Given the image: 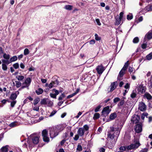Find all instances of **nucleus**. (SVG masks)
Listing matches in <instances>:
<instances>
[{
  "label": "nucleus",
  "instance_id": "obj_11",
  "mask_svg": "<svg viewBox=\"0 0 152 152\" xmlns=\"http://www.w3.org/2000/svg\"><path fill=\"white\" fill-rule=\"evenodd\" d=\"M142 130L141 124H138L136 125L135 128V130L137 133H140L142 132Z\"/></svg>",
  "mask_w": 152,
  "mask_h": 152
},
{
  "label": "nucleus",
  "instance_id": "obj_18",
  "mask_svg": "<svg viewBox=\"0 0 152 152\" xmlns=\"http://www.w3.org/2000/svg\"><path fill=\"white\" fill-rule=\"evenodd\" d=\"M7 145H6L2 147L0 150L1 152H7L8 151Z\"/></svg>",
  "mask_w": 152,
  "mask_h": 152
},
{
  "label": "nucleus",
  "instance_id": "obj_52",
  "mask_svg": "<svg viewBox=\"0 0 152 152\" xmlns=\"http://www.w3.org/2000/svg\"><path fill=\"white\" fill-rule=\"evenodd\" d=\"M79 135L77 134H76L75 135V137L74 138V140H77L79 138Z\"/></svg>",
  "mask_w": 152,
  "mask_h": 152
},
{
  "label": "nucleus",
  "instance_id": "obj_39",
  "mask_svg": "<svg viewBox=\"0 0 152 152\" xmlns=\"http://www.w3.org/2000/svg\"><path fill=\"white\" fill-rule=\"evenodd\" d=\"M2 69L4 71L7 70V68L6 64H2Z\"/></svg>",
  "mask_w": 152,
  "mask_h": 152
},
{
  "label": "nucleus",
  "instance_id": "obj_23",
  "mask_svg": "<svg viewBox=\"0 0 152 152\" xmlns=\"http://www.w3.org/2000/svg\"><path fill=\"white\" fill-rule=\"evenodd\" d=\"M144 97L148 99H151L152 98V96L148 93H146L144 95Z\"/></svg>",
  "mask_w": 152,
  "mask_h": 152
},
{
  "label": "nucleus",
  "instance_id": "obj_19",
  "mask_svg": "<svg viewBox=\"0 0 152 152\" xmlns=\"http://www.w3.org/2000/svg\"><path fill=\"white\" fill-rule=\"evenodd\" d=\"M73 7L72 5H66L65 6L64 8L66 10H72Z\"/></svg>",
  "mask_w": 152,
  "mask_h": 152
},
{
  "label": "nucleus",
  "instance_id": "obj_29",
  "mask_svg": "<svg viewBox=\"0 0 152 152\" xmlns=\"http://www.w3.org/2000/svg\"><path fill=\"white\" fill-rule=\"evenodd\" d=\"M48 102V101H47L46 99H43L41 101L40 104H47Z\"/></svg>",
  "mask_w": 152,
  "mask_h": 152
},
{
  "label": "nucleus",
  "instance_id": "obj_34",
  "mask_svg": "<svg viewBox=\"0 0 152 152\" xmlns=\"http://www.w3.org/2000/svg\"><path fill=\"white\" fill-rule=\"evenodd\" d=\"M40 101V99L39 98H37L34 99V105L37 104Z\"/></svg>",
  "mask_w": 152,
  "mask_h": 152
},
{
  "label": "nucleus",
  "instance_id": "obj_59",
  "mask_svg": "<svg viewBox=\"0 0 152 152\" xmlns=\"http://www.w3.org/2000/svg\"><path fill=\"white\" fill-rule=\"evenodd\" d=\"M123 14L124 13L123 12H121L120 14V16L118 17V18L121 19L123 18Z\"/></svg>",
  "mask_w": 152,
  "mask_h": 152
},
{
  "label": "nucleus",
  "instance_id": "obj_32",
  "mask_svg": "<svg viewBox=\"0 0 152 152\" xmlns=\"http://www.w3.org/2000/svg\"><path fill=\"white\" fill-rule=\"evenodd\" d=\"M100 114L99 113H96L94 115L93 118L94 119H97L99 118Z\"/></svg>",
  "mask_w": 152,
  "mask_h": 152
},
{
  "label": "nucleus",
  "instance_id": "obj_46",
  "mask_svg": "<svg viewBox=\"0 0 152 152\" xmlns=\"http://www.w3.org/2000/svg\"><path fill=\"white\" fill-rule=\"evenodd\" d=\"M95 39L97 41L100 40L101 39V38L99 37L98 35L97 34H95Z\"/></svg>",
  "mask_w": 152,
  "mask_h": 152
},
{
  "label": "nucleus",
  "instance_id": "obj_20",
  "mask_svg": "<svg viewBox=\"0 0 152 152\" xmlns=\"http://www.w3.org/2000/svg\"><path fill=\"white\" fill-rule=\"evenodd\" d=\"M56 83L57 84H58L57 81H53L52 82L50 83L48 85V87L49 88H52L53 87L55 86V84H56Z\"/></svg>",
  "mask_w": 152,
  "mask_h": 152
},
{
  "label": "nucleus",
  "instance_id": "obj_10",
  "mask_svg": "<svg viewBox=\"0 0 152 152\" xmlns=\"http://www.w3.org/2000/svg\"><path fill=\"white\" fill-rule=\"evenodd\" d=\"M19 92L17 91L14 93H12L10 95V98L12 100H14L17 98L18 95L19 94Z\"/></svg>",
  "mask_w": 152,
  "mask_h": 152
},
{
  "label": "nucleus",
  "instance_id": "obj_17",
  "mask_svg": "<svg viewBox=\"0 0 152 152\" xmlns=\"http://www.w3.org/2000/svg\"><path fill=\"white\" fill-rule=\"evenodd\" d=\"M20 123L17 121H15L9 124V126L11 128L14 127L19 126Z\"/></svg>",
  "mask_w": 152,
  "mask_h": 152
},
{
  "label": "nucleus",
  "instance_id": "obj_57",
  "mask_svg": "<svg viewBox=\"0 0 152 152\" xmlns=\"http://www.w3.org/2000/svg\"><path fill=\"white\" fill-rule=\"evenodd\" d=\"M33 109L34 110L38 111L39 110V107H34Z\"/></svg>",
  "mask_w": 152,
  "mask_h": 152
},
{
  "label": "nucleus",
  "instance_id": "obj_36",
  "mask_svg": "<svg viewBox=\"0 0 152 152\" xmlns=\"http://www.w3.org/2000/svg\"><path fill=\"white\" fill-rule=\"evenodd\" d=\"M133 15L132 14H130L127 15V18L128 20H130L133 18Z\"/></svg>",
  "mask_w": 152,
  "mask_h": 152
},
{
  "label": "nucleus",
  "instance_id": "obj_64",
  "mask_svg": "<svg viewBox=\"0 0 152 152\" xmlns=\"http://www.w3.org/2000/svg\"><path fill=\"white\" fill-rule=\"evenodd\" d=\"M99 151L100 152H104L105 149L104 148H100Z\"/></svg>",
  "mask_w": 152,
  "mask_h": 152
},
{
  "label": "nucleus",
  "instance_id": "obj_54",
  "mask_svg": "<svg viewBox=\"0 0 152 152\" xmlns=\"http://www.w3.org/2000/svg\"><path fill=\"white\" fill-rule=\"evenodd\" d=\"M96 21L98 25L99 26H100L101 25V23L100 22L99 19H96Z\"/></svg>",
  "mask_w": 152,
  "mask_h": 152
},
{
  "label": "nucleus",
  "instance_id": "obj_31",
  "mask_svg": "<svg viewBox=\"0 0 152 152\" xmlns=\"http://www.w3.org/2000/svg\"><path fill=\"white\" fill-rule=\"evenodd\" d=\"M139 41V39L138 37H135L133 40V42L134 43H137Z\"/></svg>",
  "mask_w": 152,
  "mask_h": 152
},
{
  "label": "nucleus",
  "instance_id": "obj_14",
  "mask_svg": "<svg viewBox=\"0 0 152 152\" xmlns=\"http://www.w3.org/2000/svg\"><path fill=\"white\" fill-rule=\"evenodd\" d=\"M53 91L55 92V94L51 93L50 94V96L52 98L56 99V96L59 94V92L55 89H53Z\"/></svg>",
  "mask_w": 152,
  "mask_h": 152
},
{
  "label": "nucleus",
  "instance_id": "obj_63",
  "mask_svg": "<svg viewBox=\"0 0 152 152\" xmlns=\"http://www.w3.org/2000/svg\"><path fill=\"white\" fill-rule=\"evenodd\" d=\"M148 151V149L147 148H144L140 152H147Z\"/></svg>",
  "mask_w": 152,
  "mask_h": 152
},
{
  "label": "nucleus",
  "instance_id": "obj_35",
  "mask_svg": "<svg viewBox=\"0 0 152 152\" xmlns=\"http://www.w3.org/2000/svg\"><path fill=\"white\" fill-rule=\"evenodd\" d=\"M17 78L18 80H21L24 79V77L23 75H18L17 76Z\"/></svg>",
  "mask_w": 152,
  "mask_h": 152
},
{
  "label": "nucleus",
  "instance_id": "obj_2",
  "mask_svg": "<svg viewBox=\"0 0 152 152\" xmlns=\"http://www.w3.org/2000/svg\"><path fill=\"white\" fill-rule=\"evenodd\" d=\"M64 127L62 124H59L54 127L50 129V134L51 138H53L57 136L59 132L63 130Z\"/></svg>",
  "mask_w": 152,
  "mask_h": 152
},
{
  "label": "nucleus",
  "instance_id": "obj_43",
  "mask_svg": "<svg viewBox=\"0 0 152 152\" xmlns=\"http://www.w3.org/2000/svg\"><path fill=\"white\" fill-rule=\"evenodd\" d=\"M125 71H123L122 69L120 71L119 73V76L120 77H122L125 73Z\"/></svg>",
  "mask_w": 152,
  "mask_h": 152
},
{
  "label": "nucleus",
  "instance_id": "obj_51",
  "mask_svg": "<svg viewBox=\"0 0 152 152\" xmlns=\"http://www.w3.org/2000/svg\"><path fill=\"white\" fill-rule=\"evenodd\" d=\"M101 105H99L95 109V112H97L99 110V109L101 108Z\"/></svg>",
  "mask_w": 152,
  "mask_h": 152
},
{
  "label": "nucleus",
  "instance_id": "obj_9",
  "mask_svg": "<svg viewBox=\"0 0 152 152\" xmlns=\"http://www.w3.org/2000/svg\"><path fill=\"white\" fill-rule=\"evenodd\" d=\"M138 109L141 111H145L146 109V105L143 102H140L139 104Z\"/></svg>",
  "mask_w": 152,
  "mask_h": 152
},
{
  "label": "nucleus",
  "instance_id": "obj_1",
  "mask_svg": "<svg viewBox=\"0 0 152 152\" xmlns=\"http://www.w3.org/2000/svg\"><path fill=\"white\" fill-rule=\"evenodd\" d=\"M123 124L121 122L118 123L117 124V127L115 128L112 127L111 128V130L108 133V138L110 139V140L114 139L115 135L114 134H115L116 137L119 135V134L120 131L123 126ZM111 142V140H110Z\"/></svg>",
  "mask_w": 152,
  "mask_h": 152
},
{
  "label": "nucleus",
  "instance_id": "obj_58",
  "mask_svg": "<svg viewBox=\"0 0 152 152\" xmlns=\"http://www.w3.org/2000/svg\"><path fill=\"white\" fill-rule=\"evenodd\" d=\"M128 71L131 73L133 71V69L132 67H129V68Z\"/></svg>",
  "mask_w": 152,
  "mask_h": 152
},
{
  "label": "nucleus",
  "instance_id": "obj_30",
  "mask_svg": "<svg viewBox=\"0 0 152 152\" xmlns=\"http://www.w3.org/2000/svg\"><path fill=\"white\" fill-rule=\"evenodd\" d=\"M2 64H8L10 63V62L8 61V60L3 59L2 60Z\"/></svg>",
  "mask_w": 152,
  "mask_h": 152
},
{
  "label": "nucleus",
  "instance_id": "obj_7",
  "mask_svg": "<svg viewBox=\"0 0 152 152\" xmlns=\"http://www.w3.org/2000/svg\"><path fill=\"white\" fill-rule=\"evenodd\" d=\"M139 119L140 118L137 115H134L132 117L131 121L133 123L136 124L139 121Z\"/></svg>",
  "mask_w": 152,
  "mask_h": 152
},
{
  "label": "nucleus",
  "instance_id": "obj_38",
  "mask_svg": "<svg viewBox=\"0 0 152 152\" xmlns=\"http://www.w3.org/2000/svg\"><path fill=\"white\" fill-rule=\"evenodd\" d=\"M29 53V50L27 48H26L24 51V54L25 55H28Z\"/></svg>",
  "mask_w": 152,
  "mask_h": 152
},
{
  "label": "nucleus",
  "instance_id": "obj_37",
  "mask_svg": "<svg viewBox=\"0 0 152 152\" xmlns=\"http://www.w3.org/2000/svg\"><path fill=\"white\" fill-rule=\"evenodd\" d=\"M146 10L148 11H152V5L148 6L146 7Z\"/></svg>",
  "mask_w": 152,
  "mask_h": 152
},
{
  "label": "nucleus",
  "instance_id": "obj_49",
  "mask_svg": "<svg viewBox=\"0 0 152 152\" xmlns=\"http://www.w3.org/2000/svg\"><path fill=\"white\" fill-rule=\"evenodd\" d=\"M83 129H84L85 131H87L88 130L89 127L88 125H85L83 126Z\"/></svg>",
  "mask_w": 152,
  "mask_h": 152
},
{
  "label": "nucleus",
  "instance_id": "obj_8",
  "mask_svg": "<svg viewBox=\"0 0 152 152\" xmlns=\"http://www.w3.org/2000/svg\"><path fill=\"white\" fill-rule=\"evenodd\" d=\"M31 136L32 137V140L34 144H37L39 142V137L36 135L34 134H32Z\"/></svg>",
  "mask_w": 152,
  "mask_h": 152
},
{
  "label": "nucleus",
  "instance_id": "obj_5",
  "mask_svg": "<svg viewBox=\"0 0 152 152\" xmlns=\"http://www.w3.org/2000/svg\"><path fill=\"white\" fill-rule=\"evenodd\" d=\"M31 81V79L30 78L28 77L27 78L24 82L22 83V88H24L28 87L29 86Z\"/></svg>",
  "mask_w": 152,
  "mask_h": 152
},
{
  "label": "nucleus",
  "instance_id": "obj_62",
  "mask_svg": "<svg viewBox=\"0 0 152 152\" xmlns=\"http://www.w3.org/2000/svg\"><path fill=\"white\" fill-rule=\"evenodd\" d=\"M129 85L128 83H127L124 86V88L126 89L129 88Z\"/></svg>",
  "mask_w": 152,
  "mask_h": 152
},
{
  "label": "nucleus",
  "instance_id": "obj_3",
  "mask_svg": "<svg viewBox=\"0 0 152 152\" xmlns=\"http://www.w3.org/2000/svg\"><path fill=\"white\" fill-rule=\"evenodd\" d=\"M134 144H132L130 145L127 146V150H130L137 148L140 145V144L138 140L136 141H134Z\"/></svg>",
  "mask_w": 152,
  "mask_h": 152
},
{
  "label": "nucleus",
  "instance_id": "obj_16",
  "mask_svg": "<svg viewBox=\"0 0 152 152\" xmlns=\"http://www.w3.org/2000/svg\"><path fill=\"white\" fill-rule=\"evenodd\" d=\"M110 111V110L109 109V107L108 106L105 107L102 110V112L103 113H104L106 114H108Z\"/></svg>",
  "mask_w": 152,
  "mask_h": 152
},
{
  "label": "nucleus",
  "instance_id": "obj_6",
  "mask_svg": "<svg viewBox=\"0 0 152 152\" xmlns=\"http://www.w3.org/2000/svg\"><path fill=\"white\" fill-rule=\"evenodd\" d=\"M138 91V93L139 94H141L145 92L146 88L142 85H139L137 88Z\"/></svg>",
  "mask_w": 152,
  "mask_h": 152
},
{
  "label": "nucleus",
  "instance_id": "obj_27",
  "mask_svg": "<svg viewBox=\"0 0 152 152\" xmlns=\"http://www.w3.org/2000/svg\"><path fill=\"white\" fill-rule=\"evenodd\" d=\"M18 59V57L16 56H14L10 58V62L15 61H16Z\"/></svg>",
  "mask_w": 152,
  "mask_h": 152
},
{
  "label": "nucleus",
  "instance_id": "obj_13",
  "mask_svg": "<svg viewBox=\"0 0 152 152\" xmlns=\"http://www.w3.org/2000/svg\"><path fill=\"white\" fill-rule=\"evenodd\" d=\"M117 84V83L116 82L112 83L110 86V88L109 92H111L113 91L116 88Z\"/></svg>",
  "mask_w": 152,
  "mask_h": 152
},
{
  "label": "nucleus",
  "instance_id": "obj_55",
  "mask_svg": "<svg viewBox=\"0 0 152 152\" xmlns=\"http://www.w3.org/2000/svg\"><path fill=\"white\" fill-rule=\"evenodd\" d=\"M147 45L145 43L143 44L141 46V47L143 49H145L147 47Z\"/></svg>",
  "mask_w": 152,
  "mask_h": 152
},
{
  "label": "nucleus",
  "instance_id": "obj_41",
  "mask_svg": "<svg viewBox=\"0 0 152 152\" xmlns=\"http://www.w3.org/2000/svg\"><path fill=\"white\" fill-rule=\"evenodd\" d=\"M16 86L17 88H19L21 86V83L18 81H16Z\"/></svg>",
  "mask_w": 152,
  "mask_h": 152
},
{
  "label": "nucleus",
  "instance_id": "obj_4",
  "mask_svg": "<svg viewBox=\"0 0 152 152\" xmlns=\"http://www.w3.org/2000/svg\"><path fill=\"white\" fill-rule=\"evenodd\" d=\"M42 134L44 141L46 142H49V139L48 137V131L46 130H44L42 131Z\"/></svg>",
  "mask_w": 152,
  "mask_h": 152
},
{
  "label": "nucleus",
  "instance_id": "obj_53",
  "mask_svg": "<svg viewBox=\"0 0 152 152\" xmlns=\"http://www.w3.org/2000/svg\"><path fill=\"white\" fill-rule=\"evenodd\" d=\"M77 150L79 151H81L82 150V147L81 145H78L77 148Z\"/></svg>",
  "mask_w": 152,
  "mask_h": 152
},
{
  "label": "nucleus",
  "instance_id": "obj_47",
  "mask_svg": "<svg viewBox=\"0 0 152 152\" xmlns=\"http://www.w3.org/2000/svg\"><path fill=\"white\" fill-rule=\"evenodd\" d=\"M136 94L135 93L133 92L131 94V97L132 98H134L136 97Z\"/></svg>",
  "mask_w": 152,
  "mask_h": 152
},
{
  "label": "nucleus",
  "instance_id": "obj_60",
  "mask_svg": "<svg viewBox=\"0 0 152 152\" xmlns=\"http://www.w3.org/2000/svg\"><path fill=\"white\" fill-rule=\"evenodd\" d=\"M102 128L100 127H99L97 130V133L98 134H99L102 132Z\"/></svg>",
  "mask_w": 152,
  "mask_h": 152
},
{
  "label": "nucleus",
  "instance_id": "obj_40",
  "mask_svg": "<svg viewBox=\"0 0 152 152\" xmlns=\"http://www.w3.org/2000/svg\"><path fill=\"white\" fill-rule=\"evenodd\" d=\"M127 146H121L119 148V149L120 151H126V149H127Z\"/></svg>",
  "mask_w": 152,
  "mask_h": 152
},
{
  "label": "nucleus",
  "instance_id": "obj_33",
  "mask_svg": "<svg viewBox=\"0 0 152 152\" xmlns=\"http://www.w3.org/2000/svg\"><path fill=\"white\" fill-rule=\"evenodd\" d=\"M147 59L148 60H150L152 58V52L150 53L146 56Z\"/></svg>",
  "mask_w": 152,
  "mask_h": 152
},
{
  "label": "nucleus",
  "instance_id": "obj_15",
  "mask_svg": "<svg viewBox=\"0 0 152 152\" xmlns=\"http://www.w3.org/2000/svg\"><path fill=\"white\" fill-rule=\"evenodd\" d=\"M77 132V134L79 135V136H82L84 135L85 131L83 129V128H79Z\"/></svg>",
  "mask_w": 152,
  "mask_h": 152
},
{
  "label": "nucleus",
  "instance_id": "obj_22",
  "mask_svg": "<svg viewBox=\"0 0 152 152\" xmlns=\"http://www.w3.org/2000/svg\"><path fill=\"white\" fill-rule=\"evenodd\" d=\"M129 61H127L125 64L124 65V67L121 69L124 71H125L126 69H127V67L129 65Z\"/></svg>",
  "mask_w": 152,
  "mask_h": 152
},
{
  "label": "nucleus",
  "instance_id": "obj_61",
  "mask_svg": "<svg viewBox=\"0 0 152 152\" xmlns=\"http://www.w3.org/2000/svg\"><path fill=\"white\" fill-rule=\"evenodd\" d=\"M95 41L94 40H91L90 42V44L91 45H94L95 43Z\"/></svg>",
  "mask_w": 152,
  "mask_h": 152
},
{
  "label": "nucleus",
  "instance_id": "obj_28",
  "mask_svg": "<svg viewBox=\"0 0 152 152\" xmlns=\"http://www.w3.org/2000/svg\"><path fill=\"white\" fill-rule=\"evenodd\" d=\"M3 57L5 59L9 60L10 58V56L8 54L4 53L3 54Z\"/></svg>",
  "mask_w": 152,
  "mask_h": 152
},
{
  "label": "nucleus",
  "instance_id": "obj_24",
  "mask_svg": "<svg viewBox=\"0 0 152 152\" xmlns=\"http://www.w3.org/2000/svg\"><path fill=\"white\" fill-rule=\"evenodd\" d=\"M116 114L115 113H113L110 115V119L111 120H113L116 117Z\"/></svg>",
  "mask_w": 152,
  "mask_h": 152
},
{
  "label": "nucleus",
  "instance_id": "obj_56",
  "mask_svg": "<svg viewBox=\"0 0 152 152\" xmlns=\"http://www.w3.org/2000/svg\"><path fill=\"white\" fill-rule=\"evenodd\" d=\"M56 112V111L55 110L53 111L50 113L49 115L50 117H51L53 116Z\"/></svg>",
  "mask_w": 152,
  "mask_h": 152
},
{
  "label": "nucleus",
  "instance_id": "obj_45",
  "mask_svg": "<svg viewBox=\"0 0 152 152\" xmlns=\"http://www.w3.org/2000/svg\"><path fill=\"white\" fill-rule=\"evenodd\" d=\"M65 95L64 94H62L58 98L59 100H61L65 97Z\"/></svg>",
  "mask_w": 152,
  "mask_h": 152
},
{
  "label": "nucleus",
  "instance_id": "obj_50",
  "mask_svg": "<svg viewBox=\"0 0 152 152\" xmlns=\"http://www.w3.org/2000/svg\"><path fill=\"white\" fill-rule=\"evenodd\" d=\"M120 99L118 97L115 98L113 100V102L114 103H116L119 101Z\"/></svg>",
  "mask_w": 152,
  "mask_h": 152
},
{
  "label": "nucleus",
  "instance_id": "obj_25",
  "mask_svg": "<svg viewBox=\"0 0 152 152\" xmlns=\"http://www.w3.org/2000/svg\"><path fill=\"white\" fill-rule=\"evenodd\" d=\"M43 92V90L41 88H39L36 91V92L37 95H40L42 94Z\"/></svg>",
  "mask_w": 152,
  "mask_h": 152
},
{
  "label": "nucleus",
  "instance_id": "obj_21",
  "mask_svg": "<svg viewBox=\"0 0 152 152\" xmlns=\"http://www.w3.org/2000/svg\"><path fill=\"white\" fill-rule=\"evenodd\" d=\"M145 37L149 39L152 38V32L151 31L148 32L146 35Z\"/></svg>",
  "mask_w": 152,
  "mask_h": 152
},
{
  "label": "nucleus",
  "instance_id": "obj_44",
  "mask_svg": "<svg viewBox=\"0 0 152 152\" xmlns=\"http://www.w3.org/2000/svg\"><path fill=\"white\" fill-rule=\"evenodd\" d=\"M16 100H14L11 102V106L12 107H13L16 103Z\"/></svg>",
  "mask_w": 152,
  "mask_h": 152
},
{
  "label": "nucleus",
  "instance_id": "obj_42",
  "mask_svg": "<svg viewBox=\"0 0 152 152\" xmlns=\"http://www.w3.org/2000/svg\"><path fill=\"white\" fill-rule=\"evenodd\" d=\"M125 71H123L122 69L120 71L119 73V76L120 77H122L125 73Z\"/></svg>",
  "mask_w": 152,
  "mask_h": 152
},
{
  "label": "nucleus",
  "instance_id": "obj_12",
  "mask_svg": "<svg viewBox=\"0 0 152 152\" xmlns=\"http://www.w3.org/2000/svg\"><path fill=\"white\" fill-rule=\"evenodd\" d=\"M96 70L99 74H101L104 71V69L102 65H101L97 67Z\"/></svg>",
  "mask_w": 152,
  "mask_h": 152
},
{
  "label": "nucleus",
  "instance_id": "obj_48",
  "mask_svg": "<svg viewBox=\"0 0 152 152\" xmlns=\"http://www.w3.org/2000/svg\"><path fill=\"white\" fill-rule=\"evenodd\" d=\"M15 69H17L19 67V64L18 63H16L13 65Z\"/></svg>",
  "mask_w": 152,
  "mask_h": 152
},
{
  "label": "nucleus",
  "instance_id": "obj_26",
  "mask_svg": "<svg viewBox=\"0 0 152 152\" xmlns=\"http://www.w3.org/2000/svg\"><path fill=\"white\" fill-rule=\"evenodd\" d=\"M121 19H120L118 17L116 18V19L115 22V24L116 25H118L120 24L121 23Z\"/></svg>",
  "mask_w": 152,
  "mask_h": 152
}]
</instances>
